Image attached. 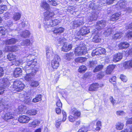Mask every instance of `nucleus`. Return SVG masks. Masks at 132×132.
I'll list each match as a JSON object with an SVG mask.
<instances>
[{
	"label": "nucleus",
	"mask_w": 132,
	"mask_h": 132,
	"mask_svg": "<svg viewBox=\"0 0 132 132\" xmlns=\"http://www.w3.org/2000/svg\"><path fill=\"white\" fill-rule=\"evenodd\" d=\"M106 21L105 20L98 21L96 26V29L100 30L106 26Z\"/></svg>",
	"instance_id": "nucleus-8"
},
{
	"label": "nucleus",
	"mask_w": 132,
	"mask_h": 132,
	"mask_svg": "<svg viewBox=\"0 0 132 132\" xmlns=\"http://www.w3.org/2000/svg\"><path fill=\"white\" fill-rule=\"evenodd\" d=\"M127 3L125 0H121L118 2L116 5V7L118 10L120 9H125Z\"/></svg>",
	"instance_id": "nucleus-9"
},
{
	"label": "nucleus",
	"mask_w": 132,
	"mask_h": 132,
	"mask_svg": "<svg viewBox=\"0 0 132 132\" xmlns=\"http://www.w3.org/2000/svg\"><path fill=\"white\" fill-rule=\"evenodd\" d=\"M26 73V75L25 77V80L27 81L30 82L33 80L34 76L36 73Z\"/></svg>",
	"instance_id": "nucleus-17"
},
{
	"label": "nucleus",
	"mask_w": 132,
	"mask_h": 132,
	"mask_svg": "<svg viewBox=\"0 0 132 132\" xmlns=\"http://www.w3.org/2000/svg\"><path fill=\"white\" fill-rule=\"evenodd\" d=\"M30 84L32 87H36L37 86L39 85L38 82L37 81H34L33 80L30 82Z\"/></svg>",
	"instance_id": "nucleus-40"
},
{
	"label": "nucleus",
	"mask_w": 132,
	"mask_h": 132,
	"mask_svg": "<svg viewBox=\"0 0 132 132\" xmlns=\"http://www.w3.org/2000/svg\"><path fill=\"white\" fill-rule=\"evenodd\" d=\"M103 86V85H99L98 83L93 84L90 85L89 90L92 91H96L99 87H102Z\"/></svg>",
	"instance_id": "nucleus-12"
},
{
	"label": "nucleus",
	"mask_w": 132,
	"mask_h": 132,
	"mask_svg": "<svg viewBox=\"0 0 132 132\" xmlns=\"http://www.w3.org/2000/svg\"><path fill=\"white\" fill-rule=\"evenodd\" d=\"M40 123V122L37 120H35L32 122L29 123L28 126L29 127L35 128L38 126Z\"/></svg>",
	"instance_id": "nucleus-23"
},
{
	"label": "nucleus",
	"mask_w": 132,
	"mask_h": 132,
	"mask_svg": "<svg viewBox=\"0 0 132 132\" xmlns=\"http://www.w3.org/2000/svg\"><path fill=\"white\" fill-rule=\"evenodd\" d=\"M46 51L47 58L51 59L54 56L53 49L51 46H47L46 48Z\"/></svg>",
	"instance_id": "nucleus-6"
},
{
	"label": "nucleus",
	"mask_w": 132,
	"mask_h": 132,
	"mask_svg": "<svg viewBox=\"0 0 132 132\" xmlns=\"http://www.w3.org/2000/svg\"><path fill=\"white\" fill-rule=\"evenodd\" d=\"M115 65H111L108 66L106 70V73L108 74H111L114 69Z\"/></svg>",
	"instance_id": "nucleus-26"
},
{
	"label": "nucleus",
	"mask_w": 132,
	"mask_h": 132,
	"mask_svg": "<svg viewBox=\"0 0 132 132\" xmlns=\"http://www.w3.org/2000/svg\"><path fill=\"white\" fill-rule=\"evenodd\" d=\"M86 67L85 65H82L78 69V71L81 73H83L86 70Z\"/></svg>",
	"instance_id": "nucleus-38"
},
{
	"label": "nucleus",
	"mask_w": 132,
	"mask_h": 132,
	"mask_svg": "<svg viewBox=\"0 0 132 132\" xmlns=\"http://www.w3.org/2000/svg\"><path fill=\"white\" fill-rule=\"evenodd\" d=\"M14 30V29L10 28L8 29L7 30H6L4 27H0V33L2 34V35H5L7 33V31L9 32H11Z\"/></svg>",
	"instance_id": "nucleus-21"
},
{
	"label": "nucleus",
	"mask_w": 132,
	"mask_h": 132,
	"mask_svg": "<svg viewBox=\"0 0 132 132\" xmlns=\"http://www.w3.org/2000/svg\"><path fill=\"white\" fill-rule=\"evenodd\" d=\"M42 96L41 95H39L36 96V97L34 98L32 101L36 103L40 101L42 99Z\"/></svg>",
	"instance_id": "nucleus-39"
},
{
	"label": "nucleus",
	"mask_w": 132,
	"mask_h": 132,
	"mask_svg": "<svg viewBox=\"0 0 132 132\" xmlns=\"http://www.w3.org/2000/svg\"><path fill=\"white\" fill-rule=\"evenodd\" d=\"M25 85L18 80L15 81L13 85L11 87L12 90L13 91L19 92L22 90L24 88Z\"/></svg>",
	"instance_id": "nucleus-2"
},
{
	"label": "nucleus",
	"mask_w": 132,
	"mask_h": 132,
	"mask_svg": "<svg viewBox=\"0 0 132 132\" xmlns=\"http://www.w3.org/2000/svg\"><path fill=\"white\" fill-rule=\"evenodd\" d=\"M104 76V75L103 73L102 72H100L98 74V75L97 76V78H98L100 79L103 77Z\"/></svg>",
	"instance_id": "nucleus-63"
},
{
	"label": "nucleus",
	"mask_w": 132,
	"mask_h": 132,
	"mask_svg": "<svg viewBox=\"0 0 132 132\" xmlns=\"http://www.w3.org/2000/svg\"><path fill=\"white\" fill-rule=\"evenodd\" d=\"M47 2L49 4L52 6H56L58 4V3L56 2V1L54 0H48Z\"/></svg>",
	"instance_id": "nucleus-48"
},
{
	"label": "nucleus",
	"mask_w": 132,
	"mask_h": 132,
	"mask_svg": "<svg viewBox=\"0 0 132 132\" xmlns=\"http://www.w3.org/2000/svg\"><path fill=\"white\" fill-rule=\"evenodd\" d=\"M75 8L73 6H69L68 7V12H70L71 14H73V13H72V12L75 11Z\"/></svg>",
	"instance_id": "nucleus-52"
},
{
	"label": "nucleus",
	"mask_w": 132,
	"mask_h": 132,
	"mask_svg": "<svg viewBox=\"0 0 132 132\" xmlns=\"http://www.w3.org/2000/svg\"><path fill=\"white\" fill-rule=\"evenodd\" d=\"M37 112V111L35 109L30 110L28 111L27 113L30 115H36Z\"/></svg>",
	"instance_id": "nucleus-42"
},
{
	"label": "nucleus",
	"mask_w": 132,
	"mask_h": 132,
	"mask_svg": "<svg viewBox=\"0 0 132 132\" xmlns=\"http://www.w3.org/2000/svg\"><path fill=\"white\" fill-rule=\"evenodd\" d=\"M120 16V15L118 13L114 14L111 16L110 20L112 21H115L118 20Z\"/></svg>",
	"instance_id": "nucleus-33"
},
{
	"label": "nucleus",
	"mask_w": 132,
	"mask_h": 132,
	"mask_svg": "<svg viewBox=\"0 0 132 132\" xmlns=\"http://www.w3.org/2000/svg\"><path fill=\"white\" fill-rule=\"evenodd\" d=\"M122 53H119L113 55L112 61L115 62H118L120 61L122 59Z\"/></svg>",
	"instance_id": "nucleus-13"
},
{
	"label": "nucleus",
	"mask_w": 132,
	"mask_h": 132,
	"mask_svg": "<svg viewBox=\"0 0 132 132\" xmlns=\"http://www.w3.org/2000/svg\"><path fill=\"white\" fill-rule=\"evenodd\" d=\"M13 115L12 114L10 113H6L3 116V118L4 120L7 121H12L13 118Z\"/></svg>",
	"instance_id": "nucleus-15"
},
{
	"label": "nucleus",
	"mask_w": 132,
	"mask_h": 132,
	"mask_svg": "<svg viewBox=\"0 0 132 132\" xmlns=\"http://www.w3.org/2000/svg\"><path fill=\"white\" fill-rule=\"evenodd\" d=\"M30 120L29 117L25 116H20L18 119V121L22 123H27Z\"/></svg>",
	"instance_id": "nucleus-11"
},
{
	"label": "nucleus",
	"mask_w": 132,
	"mask_h": 132,
	"mask_svg": "<svg viewBox=\"0 0 132 132\" xmlns=\"http://www.w3.org/2000/svg\"><path fill=\"white\" fill-rule=\"evenodd\" d=\"M30 34V33L28 31L26 30L23 31L21 35L23 37L27 38L29 36Z\"/></svg>",
	"instance_id": "nucleus-41"
},
{
	"label": "nucleus",
	"mask_w": 132,
	"mask_h": 132,
	"mask_svg": "<svg viewBox=\"0 0 132 132\" xmlns=\"http://www.w3.org/2000/svg\"><path fill=\"white\" fill-rule=\"evenodd\" d=\"M41 7L45 10H48L50 9V6L46 1H42L41 2L40 4Z\"/></svg>",
	"instance_id": "nucleus-20"
},
{
	"label": "nucleus",
	"mask_w": 132,
	"mask_h": 132,
	"mask_svg": "<svg viewBox=\"0 0 132 132\" xmlns=\"http://www.w3.org/2000/svg\"><path fill=\"white\" fill-rule=\"evenodd\" d=\"M97 64V62L96 60H92L89 61V65L90 68L94 67Z\"/></svg>",
	"instance_id": "nucleus-49"
},
{
	"label": "nucleus",
	"mask_w": 132,
	"mask_h": 132,
	"mask_svg": "<svg viewBox=\"0 0 132 132\" xmlns=\"http://www.w3.org/2000/svg\"><path fill=\"white\" fill-rule=\"evenodd\" d=\"M22 70L20 68H16L14 71L13 76L14 77L17 78L21 75Z\"/></svg>",
	"instance_id": "nucleus-22"
},
{
	"label": "nucleus",
	"mask_w": 132,
	"mask_h": 132,
	"mask_svg": "<svg viewBox=\"0 0 132 132\" xmlns=\"http://www.w3.org/2000/svg\"><path fill=\"white\" fill-rule=\"evenodd\" d=\"M126 37L130 39L132 37V31L128 32L126 35Z\"/></svg>",
	"instance_id": "nucleus-53"
},
{
	"label": "nucleus",
	"mask_w": 132,
	"mask_h": 132,
	"mask_svg": "<svg viewBox=\"0 0 132 132\" xmlns=\"http://www.w3.org/2000/svg\"><path fill=\"white\" fill-rule=\"evenodd\" d=\"M72 45L71 44L68 45L65 44L62 48V50L64 52H67L71 49Z\"/></svg>",
	"instance_id": "nucleus-24"
},
{
	"label": "nucleus",
	"mask_w": 132,
	"mask_h": 132,
	"mask_svg": "<svg viewBox=\"0 0 132 132\" xmlns=\"http://www.w3.org/2000/svg\"><path fill=\"white\" fill-rule=\"evenodd\" d=\"M7 59L9 60L12 61L15 60V56L12 53H10L7 55Z\"/></svg>",
	"instance_id": "nucleus-45"
},
{
	"label": "nucleus",
	"mask_w": 132,
	"mask_h": 132,
	"mask_svg": "<svg viewBox=\"0 0 132 132\" xmlns=\"http://www.w3.org/2000/svg\"><path fill=\"white\" fill-rule=\"evenodd\" d=\"M20 47V45H17L13 46L12 47L9 46L8 50L12 52H15L18 51Z\"/></svg>",
	"instance_id": "nucleus-31"
},
{
	"label": "nucleus",
	"mask_w": 132,
	"mask_h": 132,
	"mask_svg": "<svg viewBox=\"0 0 132 132\" xmlns=\"http://www.w3.org/2000/svg\"><path fill=\"white\" fill-rule=\"evenodd\" d=\"M89 32V29L88 28L83 26L78 32L77 34L78 36L80 35L83 36L88 34Z\"/></svg>",
	"instance_id": "nucleus-7"
},
{
	"label": "nucleus",
	"mask_w": 132,
	"mask_h": 132,
	"mask_svg": "<svg viewBox=\"0 0 132 132\" xmlns=\"http://www.w3.org/2000/svg\"><path fill=\"white\" fill-rule=\"evenodd\" d=\"M121 80L124 82H126L127 81V79L126 76L122 75H121L120 77Z\"/></svg>",
	"instance_id": "nucleus-58"
},
{
	"label": "nucleus",
	"mask_w": 132,
	"mask_h": 132,
	"mask_svg": "<svg viewBox=\"0 0 132 132\" xmlns=\"http://www.w3.org/2000/svg\"><path fill=\"white\" fill-rule=\"evenodd\" d=\"M122 33L120 32H118L115 34L113 36V38L114 39H117L120 38L122 36Z\"/></svg>",
	"instance_id": "nucleus-37"
},
{
	"label": "nucleus",
	"mask_w": 132,
	"mask_h": 132,
	"mask_svg": "<svg viewBox=\"0 0 132 132\" xmlns=\"http://www.w3.org/2000/svg\"><path fill=\"white\" fill-rule=\"evenodd\" d=\"M64 30V28L62 27L58 28H55L52 30V31L54 34H60L63 32Z\"/></svg>",
	"instance_id": "nucleus-25"
},
{
	"label": "nucleus",
	"mask_w": 132,
	"mask_h": 132,
	"mask_svg": "<svg viewBox=\"0 0 132 132\" xmlns=\"http://www.w3.org/2000/svg\"><path fill=\"white\" fill-rule=\"evenodd\" d=\"M2 81L4 87H7L9 86L10 83L7 78H5L3 79Z\"/></svg>",
	"instance_id": "nucleus-36"
},
{
	"label": "nucleus",
	"mask_w": 132,
	"mask_h": 132,
	"mask_svg": "<svg viewBox=\"0 0 132 132\" xmlns=\"http://www.w3.org/2000/svg\"><path fill=\"white\" fill-rule=\"evenodd\" d=\"M95 30L96 31V30ZM96 34L97 35H95L93 39V41L95 43H98L101 41V39L98 35L97 31H95L94 33H92L93 35H94Z\"/></svg>",
	"instance_id": "nucleus-14"
},
{
	"label": "nucleus",
	"mask_w": 132,
	"mask_h": 132,
	"mask_svg": "<svg viewBox=\"0 0 132 132\" xmlns=\"http://www.w3.org/2000/svg\"><path fill=\"white\" fill-rule=\"evenodd\" d=\"M115 0H102L101 2L103 4L106 3L110 5L112 4Z\"/></svg>",
	"instance_id": "nucleus-44"
},
{
	"label": "nucleus",
	"mask_w": 132,
	"mask_h": 132,
	"mask_svg": "<svg viewBox=\"0 0 132 132\" xmlns=\"http://www.w3.org/2000/svg\"><path fill=\"white\" fill-rule=\"evenodd\" d=\"M99 49L98 50L100 51L99 52L101 53V54H104L106 52V50L104 48H102L101 47H99Z\"/></svg>",
	"instance_id": "nucleus-57"
},
{
	"label": "nucleus",
	"mask_w": 132,
	"mask_h": 132,
	"mask_svg": "<svg viewBox=\"0 0 132 132\" xmlns=\"http://www.w3.org/2000/svg\"><path fill=\"white\" fill-rule=\"evenodd\" d=\"M30 44H31V43L30 42V40L28 39L23 40L21 43V45L26 46H28L30 45Z\"/></svg>",
	"instance_id": "nucleus-28"
},
{
	"label": "nucleus",
	"mask_w": 132,
	"mask_h": 132,
	"mask_svg": "<svg viewBox=\"0 0 132 132\" xmlns=\"http://www.w3.org/2000/svg\"><path fill=\"white\" fill-rule=\"evenodd\" d=\"M62 113L63 114V119L62 121L63 122L66 119L67 114L64 111H62Z\"/></svg>",
	"instance_id": "nucleus-59"
},
{
	"label": "nucleus",
	"mask_w": 132,
	"mask_h": 132,
	"mask_svg": "<svg viewBox=\"0 0 132 132\" xmlns=\"http://www.w3.org/2000/svg\"><path fill=\"white\" fill-rule=\"evenodd\" d=\"M71 112L74 117L77 118L78 117H79L81 115L80 112L78 110H77L75 108H73L71 109Z\"/></svg>",
	"instance_id": "nucleus-16"
},
{
	"label": "nucleus",
	"mask_w": 132,
	"mask_h": 132,
	"mask_svg": "<svg viewBox=\"0 0 132 132\" xmlns=\"http://www.w3.org/2000/svg\"><path fill=\"white\" fill-rule=\"evenodd\" d=\"M96 16H93V14H92L89 17V19L88 20V21L90 22L93 20H95L96 19Z\"/></svg>",
	"instance_id": "nucleus-54"
},
{
	"label": "nucleus",
	"mask_w": 132,
	"mask_h": 132,
	"mask_svg": "<svg viewBox=\"0 0 132 132\" xmlns=\"http://www.w3.org/2000/svg\"><path fill=\"white\" fill-rule=\"evenodd\" d=\"M17 41V39L12 38L6 40L5 43L7 44L10 45L15 44Z\"/></svg>",
	"instance_id": "nucleus-30"
},
{
	"label": "nucleus",
	"mask_w": 132,
	"mask_h": 132,
	"mask_svg": "<svg viewBox=\"0 0 132 132\" xmlns=\"http://www.w3.org/2000/svg\"><path fill=\"white\" fill-rule=\"evenodd\" d=\"M74 55V54L73 53H67L66 54L65 56V58L66 59L69 60L72 58Z\"/></svg>",
	"instance_id": "nucleus-46"
},
{
	"label": "nucleus",
	"mask_w": 132,
	"mask_h": 132,
	"mask_svg": "<svg viewBox=\"0 0 132 132\" xmlns=\"http://www.w3.org/2000/svg\"><path fill=\"white\" fill-rule=\"evenodd\" d=\"M96 127L95 129L96 130H99L100 129V127L101 126V122L98 121L96 122Z\"/></svg>",
	"instance_id": "nucleus-51"
},
{
	"label": "nucleus",
	"mask_w": 132,
	"mask_h": 132,
	"mask_svg": "<svg viewBox=\"0 0 132 132\" xmlns=\"http://www.w3.org/2000/svg\"><path fill=\"white\" fill-rule=\"evenodd\" d=\"M87 58L85 57H78L75 59L76 62L82 63L87 60Z\"/></svg>",
	"instance_id": "nucleus-34"
},
{
	"label": "nucleus",
	"mask_w": 132,
	"mask_h": 132,
	"mask_svg": "<svg viewBox=\"0 0 132 132\" xmlns=\"http://www.w3.org/2000/svg\"><path fill=\"white\" fill-rule=\"evenodd\" d=\"M25 95H24V102L27 104L29 105L30 103L31 99L28 96L25 95L26 94V93H25Z\"/></svg>",
	"instance_id": "nucleus-35"
},
{
	"label": "nucleus",
	"mask_w": 132,
	"mask_h": 132,
	"mask_svg": "<svg viewBox=\"0 0 132 132\" xmlns=\"http://www.w3.org/2000/svg\"><path fill=\"white\" fill-rule=\"evenodd\" d=\"M123 67L125 69H129L132 67V59L127 61L124 62Z\"/></svg>",
	"instance_id": "nucleus-18"
},
{
	"label": "nucleus",
	"mask_w": 132,
	"mask_h": 132,
	"mask_svg": "<svg viewBox=\"0 0 132 132\" xmlns=\"http://www.w3.org/2000/svg\"><path fill=\"white\" fill-rule=\"evenodd\" d=\"M103 68V65H99L96 67L93 70L94 72H96L101 70Z\"/></svg>",
	"instance_id": "nucleus-47"
},
{
	"label": "nucleus",
	"mask_w": 132,
	"mask_h": 132,
	"mask_svg": "<svg viewBox=\"0 0 132 132\" xmlns=\"http://www.w3.org/2000/svg\"><path fill=\"white\" fill-rule=\"evenodd\" d=\"M99 49V48H96L95 50L93 51L92 53V55L93 56H94L95 55H101V53L99 52L100 51L98 50Z\"/></svg>",
	"instance_id": "nucleus-43"
},
{
	"label": "nucleus",
	"mask_w": 132,
	"mask_h": 132,
	"mask_svg": "<svg viewBox=\"0 0 132 132\" xmlns=\"http://www.w3.org/2000/svg\"><path fill=\"white\" fill-rule=\"evenodd\" d=\"M54 15L55 13L53 11H48L45 12L44 14L45 20L51 19Z\"/></svg>",
	"instance_id": "nucleus-10"
},
{
	"label": "nucleus",
	"mask_w": 132,
	"mask_h": 132,
	"mask_svg": "<svg viewBox=\"0 0 132 132\" xmlns=\"http://www.w3.org/2000/svg\"><path fill=\"white\" fill-rule=\"evenodd\" d=\"M25 109L24 108V107L22 105L20 106L19 107V113H23V111H24Z\"/></svg>",
	"instance_id": "nucleus-56"
},
{
	"label": "nucleus",
	"mask_w": 132,
	"mask_h": 132,
	"mask_svg": "<svg viewBox=\"0 0 132 132\" xmlns=\"http://www.w3.org/2000/svg\"><path fill=\"white\" fill-rule=\"evenodd\" d=\"M87 53L86 48L84 46L82 47L80 45L76 48L75 50V54L76 56L85 55Z\"/></svg>",
	"instance_id": "nucleus-3"
},
{
	"label": "nucleus",
	"mask_w": 132,
	"mask_h": 132,
	"mask_svg": "<svg viewBox=\"0 0 132 132\" xmlns=\"http://www.w3.org/2000/svg\"><path fill=\"white\" fill-rule=\"evenodd\" d=\"M60 60L59 56L57 55H55L54 59L51 61L52 67L54 69H57L59 66V62Z\"/></svg>",
	"instance_id": "nucleus-4"
},
{
	"label": "nucleus",
	"mask_w": 132,
	"mask_h": 132,
	"mask_svg": "<svg viewBox=\"0 0 132 132\" xmlns=\"http://www.w3.org/2000/svg\"><path fill=\"white\" fill-rule=\"evenodd\" d=\"M129 46V43L126 42H121L118 45V46L120 49L127 48Z\"/></svg>",
	"instance_id": "nucleus-19"
},
{
	"label": "nucleus",
	"mask_w": 132,
	"mask_h": 132,
	"mask_svg": "<svg viewBox=\"0 0 132 132\" xmlns=\"http://www.w3.org/2000/svg\"><path fill=\"white\" fill-rule=\"evenodd\" d=\"M116 114L117 115L119 116L124 115L125 113L124 112L122 111H119L116 112Z\"/></svg>",
	"instance_id": "nucleus-60"
},
{
	"label": "nucleus",
	"mask_w": 132,
	"mask_h": 132,
	"mask_svg": "<svg viewBox=\"0 0 132 132\" xmlns=\"http://www.w3.org/2000/svg\"><path fill=\"white\" fill-rule=\"evenodd\" d=\"M84 23L83 18H81L73 21L71 24L72 26V28H75L82 25Z\"/></svg>",
	"instance_id": "nucleus-5"
},
{
	"label": "nucleus",
	"mask_w": 132,
	"mask_h": 132,
	"mask_svg": "<svg viewBox=\"0 0 132 132\" xmlns=\"http://www.w3.org/2000/svg\"><path fill=\"white\" fill-rule=\"evenodd\" d=\"M22 62V61L21 60H17L15 62V64L16 66L19 65L21 64Z\"/></svg>",
	"instance_id": "nucleus-62"
},
{
	"label": "nucleus",
	"mask_w": 132,
	"mask_h": 132,
	"mask_svg": "<svg viewBox=\"0 0 132 132\" xmlns=\"http://www.w3.org/2000/svg\"><path fill=\"white\" fill-rule=\"evenodd\" d=\"M68 118L69 121L71 122L74 121L75 120V119L76 118H75V117H74L71 115Z\"/></svg>",
	"instance_id": "nucleus-61"
},
{
	"label": "nucleus",
	"mask_w": 132,
	"mask_h": 132,
	"mask_svg": "<svg viewBox=\"0 0 132 132\" xmlns=\"http://www.w3.org/2000/svg\"><path fill=\"white\" fill-rule=\"evenodd\" d=\"M21 17L20 14L18 13H15L13 14V19L15 21L19 20Z\"/></svg>",
	"instance_id": "nucleus-32"
},
{
	"label": "nucleus",
	"mask_w": 132,
	"mask_h": 132,
	"mask_svg": "<svg viewBox=\"0 0 132 132\" xmlns=\"http://www.w3.org/2000/svg\"><path fill=\"white\" fill-rule=\"evenodd\" d=\"M26 57H27L28 61L26 63V65L24 67L23 69L24 70L26 73H33L35 74L36 73L37 71H38V69L36 66V62L35 61V59L31 60L29 59L32 57V55H28V56H26Z\"/></svg>",
	"instance_id": "nucleus-1"
},
{
	"label": "nucleus",
	"mask_w": 132,
	"mask_h": 132,
	"mask_svg": "<svg viewBox=\"0 0 132 132\" xmlns=\"http://www.w3.org/2000/svg\"><path fill=\"white\" fill-rule=\"evenodd\" d=\"M45 22H44V27L45 28H47L52 26V20L48 19L45 20Z\"/></svg>",
	"instance_id": "nucleus-27"
},
{
	"label": "nucleus",
	"mask_w": 132,
	"mask_h": 132,
	"mask_svg": "<svg viewBox=\"0 0 132 132\" xmlns=\"http://www.w3.org/2000/svg\"><path fill=\"white\" fill-rule=\"evenodd\" d=\"M132 124V117L128 119L126 122V125Z\"/></svg>",
	"instance_id": "nucleus-64"
},
{
	"label": "nucleus",
	"mask_w": 132,
	"mask_h": 132,
	"mask_svg": "<svg viewBox=\"0 0 132 132\" xmlns=\"http://www.w3.org/2000/svg\"><path fill=\"white\" fill-rule=\"evenodd\" d=\"M115 126V128L117 130H121L123 129L124 125L123 123L118 122L116 123Z\"/></svg>",
	"instance_id": "nucleus-29"
},
{
	"label": "nucleus",
	"mask_w": 132,
	"mask_h": 132,
	"mask_svg": "<svg viewBox=\"0 0 132 132\" xmlns=\"http://www.w3.org/2000/svg\"><path fill=\"white\" fill-rule=\"evenodd\" d=\"M60 22L59 20L57 19L54 20H52V26H55L58 24Z\"/></svg>",
	"instance_id": "nucleus-50"
},
{
	"label": "nucleus",
	"mask_w": 132,
	"mask_h": 132,
	"mask_svg": "<svg viewBox=\"0 0 132 132\" xmlns=\"http://www.w3.org/2000/svg\"><path fill=\"white\" fill-rule=\"evenodd\" d=\"M3 100L1 98H0V105H1L2 104L3 106H4V107L5 109H8L9 108V106L8 105H5V103H3Z\"/></svg>",
	"instance_id": "nucleus-55"
}]
</instances>
